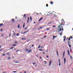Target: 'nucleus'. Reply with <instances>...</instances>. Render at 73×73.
I'll return each instance as SVG.
<instances>
[{
    "instance_id": "29",
    "label": "nucleus",
    "mask_w": 73,
    "mask_h": 73,
    "mask_svg": "<svg viewBox=\"0 0 73 73\" xmlns=\"http://www.w3.org/2000/svg\"><path fill=\"white\" fill-rule=\"evenodd\" d=\"M13 36H16V33H14L13 34Z\"/></svg>"
},
{
    "instance_id": "30",
    "label": "nucleus",
    "mask_w": 73,
    "mask_h": 73,
    "mask_svg": "<svg viewBox=\"0 0 73 73\" xmlns=\"http://www.w3.org/2000/svg\"><path fill=\"white\" fill-rule=\"evenodd\" d=\"M19 33H18L16 34V35L17 36H19Z\"/></svg>"
},
{
    "instance_id": "45",
    "label": "nucleus",
    "mask_w": 73,
    "mask_h": 73,
    "mask_svg": "<svg viewBox=\"0 0 73 73\" xmlns=\"http://www.w3.org/2000/svg\"><path fill=\"white\" fill-rule=\"evenodd\" d=\"M1 37H3V34H2L1 35Z\"/></svg>"
},
{
    "instance_id": "64",
    "label": "nucleus",
    "mask_w": 73,
    "mask_h": 73,
    "mask_svg": "<svg viewBox=\"0 0 73 73\" xmlns=\"http://www.w3.org/2000/svg\"><path fill=\"white\" fill-rule=\"evenodd\" d=\"M41 48H43V47L41 46Z\"/></svg>"
},
{
    "instance_id": "42",
    "label": "nucleus",
    "mask_w": 73,
    "mask_h": 73,
    "mask_svg": "<svg viewBox=\"0 0 73 73\" xmlns=\"http://www.w3.org/2000/svg\"><path fill=\"white\" fill-rule=\"evenodd\" d=\"M13 72H14V73H16V72H17L16 71H13Z\"/></svg>"
},
{
    "instance_id": "31",
    "label": "nucleus",
    "mask_w": 73,
    "mask_h": 73,
    "mask_svg": "<svg viewBox=\"0 0 73 73\" xmlns=\"http://www.w3.org/2000/svg\"><path fill=\"white\" fill-rule=\"evenodd\" d=\"M68 45L69 46V48H71V45H70V44H69Z\"/></svg>"
},
{
    "instance_id": "2",
    "label": "nucleus",
    "mask_w": 73,
    "mask_h": 73,
    "mask_svg": "<svg viewBox=\"0 0 73 73\" xmlns=\"http://www.w3.org/2000/svg\"><path fill=\"white\" fill-rule=\"evenodd\" d=\"M51 63H52V60H50V62L49 63V66H50V65H51Z\"/></svg>"
},
{
    "instance_id": "61",
    "label": "nucleus",
    "mask_w": 73,
    "mask_h": 73,
    "mask_svg": "<svg viewBox=\"0 0 73 73\" xmlns=\"http://www.w3.org/2000/svg\"><path fill=\"white\" fill-rule=\"evenodd\" d=\"M41 58H41V57H40V59H41Z\"/></svg>"
},
{
    "instance_id": "43",
    "label": "nucleus",
    "mask_w": 73,
    "mask_h": 73,
    "mask_svg": "<svg viewBox=\"0 0 73 73\" xmlns=\"http://www.w3.org/2000/svg\"><path fill=\"white\" fill-rule=\"evenodd\" d=\"M68 44L69 45V44H70V42H69V41H68Z\"/></svg>"
},
{
    "instance_id": "25",
    "label": "nucleus",
    "mask_w": 73,
    "mask_h": 73,
    "mask_svg": "<svg viewBox=\"0 0 73 73\" xmlns=\"http://www.w3.org/2000/svg\"><path fill=\"white\" fill-rule=\"evenodd\" d=\"M7 59L8 60H10V59H11V57H9L8 58H7Z\"/></svg>"
},
{
    "instance_id": "54",
    "label": "nucleus",
    "mask_w": 73,
    "mask_h": 73,
    "mask_svg": "<svg viewBox=\"0 0 73 73\" xmlns=\"http://www.w3.org/2000/svg\"><path fill=\"white\" fill-rule=\"evenodd\" d=\"M43 28L42 27H39V28H40V29H41V28Z\"/></svg>"
},
{
    "instance_id": "24",
    "label": "nucleus",
    "mask_w": 73,
    "mask_h": 73,
    "mask_svg": "<svg viewBox=\"0 0 73 73\" xmlns=\"http://www.w3.org/2000/svg\"><path fill=\"white\" fill-rule=\"evenodd\" d=\"M65 54V51H64L63 53V57H64V55Z\"/></svg>"
},
{
    "instance_id": "8",
    "label": "nucleus",
    "mask_w": 73,
    "mask_h": 73,
    "mask_svg": "<svg viewBox=\"0 0 73 73\" xmlns=\"http://www.w3.org/2000/svg\"><path fill=\"white\" fill-rule=\"evenodd\" d=\"M12 22L13 23H15V19H12Z\"/></svg>"
},
{
    "instance_id": "1",
    "label": "nucleus",
    "mask_w": 73,
    "mask_h": 73,
    "mask_svg": "<svg viewBox=\"0 0 73 73\" xmlns=\"http://www.w3.org/2000/svg\"><path fill=\"white\" fill-rule=\"evenodd\" d=\"M71 38V39H72V38H73V37H72V36H70V38H69L68 39V40L69 41L70 40Z\"/></svg>"
},
{
    "instance_id": "37",
    "label": "nucleus",
    "mask_w": 73,
    "mask_h": 73,
    "mask_svg": "<svg viewBox=\"0 0 73 73\" xmlns=\"http://www.w3.org/2000/svg\"><path fill=\"white\" fill-rule=\"evenodd\" d=\"M20 27V25L19 24L18 26V28H19Z\"/></svg>"
},
{
    "instance_id": "47",
    "label": "nucleus",
    "mask_w": 73,
    "mask_h": 73,
    "mask_svg": "<svg viewBox=\"0 0 73 73\" xmlns=\"http://www.w3.org/2000/svg\"><path fill=\"white\" fill-rule=\"evenodd\" d=\"M46 7H48V4H46Z\"/></svg>"
},
{
    "instance_id": "48",
    "label": "nucleus",
    "mask_w": 73,
    "mask_h": 73,
    "mask_svg": "<svg viewBox=\"0 0 73 73\" xmlns=\"http://www.w3.org/2000/svg\"><path fill=\"white\" fill-rule=\"evenodd\" d=\"M15 19H17V17H15Z\"/></svg>"
},
{
    "instance_id": "35",
    "label": "nucleus",
    "mask_w": 73,
    "mask_h": 73,
    "mask_svg": "<svg viewBox=\"0 0 73 73\" xmlns=\"http://www.w3.org/2000/svg\"><path fill=\"white\" fill-rule=\"evenodd\" d=\"M61 21H62H62H63V22L64 21V19H62V20H61Z\"/></svg>"
},
{
    "instance_id": "4",
    "label": "nucleus",
    "mask_w": 73,
    "mask_h": 73,
    "mask_svg": "<svg viewBox=\"0 0 73 73\" xmlns=\"http://www.w3.org/2000/svg\"><path fill=\"white\" fill-rule=\"evenodd\" d=\"M12 46H16V44H13L12 45Z\"/></svg>"
},
{
    "instance_id": "63",
    "label": "nucleus",
    "mask_w": 73,
    "mask_h": 73,
    "mask_svg": "<svg viewBox=\"0 0 73 73\" xmlns=\"http://www.w3.org/2000/svg\"><path fill=\"white\" fill-rule=\"evenodd\" d=\"M24 73H26V71H24Z\"/></svg>"
},
{
    "instance_id": "59",
    "label": "nucleus",
    "mask_w": 73,
    "mask_h": 73,
    "mask_svg": "<svg viewBox=\"0 0 73 73\" xmlns=\"http://www.w3.org/2000/svg\"><path fill=\"white\" fill-rule=\"evenodd\" d=\"M1 47H2V46H0V48H1Z\"/></svg>"
},
{
    "instance_id": "23",
    "label": "nucleus",
    "mask_w": 73,
    "mask_h": 73,
    "mask_svg": "<svg viewBox=\"0 0 73 73\" xmlns=\"http://www.w3.org/2000/svg\"><path fill=\"white\" fill-rule=\"evenodd\" d=\"M27 33V31H25L24 33H23V34H24L25 33Z\"/></svg>"
},
{
    "instance_id": "60",
    "label": "nucleus",
    "mask_w": 73,
    "mask_h": 73,
    "mask_svg": "<svg viewBox=\"0 0 73 73\" xmlns=\"http://www.w3.org/2000/svg\"><path fill=\"white\" fill-rule=\"evenodd\" d=\"M26 29H27V27H25V30Z\"/></svg>"
},
{
    "instance_id": "44",
    "label": "nucleus",
    "mask_w": 73,
    "mask_h": 73,
    "mask_svg": "<svg viewBox=\"0 0 73 73\" xmlns=\"http://www.w3.org/2000/svg\"><path fill=\"white\" fill-rule=\"evenodd\" d=\"M11 34H9V37H11Z\"/></svg>"
},
{
    "instance_id": "51",
    "label": "nucleus",
    "mask_w": 73,
    "mask_h": 73,
    "mask_svg": "<svg viewBox=\"0 0 73 73\" xmlns=\"http://www.w3.org/2000/svg\"><path fill=\"white\" fill-rule=\"evenodd\" d=\"M59 66H61V64L60 63H59Z\"/></svg>"
},
{
    "instance_id": "12",
    "label": "nucleus",
    "mask_w": 73,
    "mask_h": 73,
    "mask_svg": "<svg viewBox=\"0 0 73 73\" xmlns=\"http://www.w3.org/2000/svg\"><path fill=\"white\" fill-rule=\"evenodd\" d=\"M3 25V23L0 24V27H2Z\"/></svg>"
},
{
    "instance_id": "57",
    "label": "nucleus",
    "mask_w": 73,
    "mask_h": 73,
    "mask_svg": "<svg viewBox=\"0 0 73 73\" xmlns=\"http://www.w3.org/2000/svg\"><path fill=\"white\" fill-rule=\"evenodd\" d=\"M36 57H38V55H36Z\"/></svg>"
},
{
    "instance_id": "9",
    "label": "nucleus",
    "mask_w": 73,
    "mask_h": 73,
    "mask_svg": "<svg viewBox=\"0 0 73 73\" xmlns=\"http://www.w3.org/2000/svg\"><path fill=\"white\" fill-rule=\"evenodd\" d=\"M27 19H28V20L27 22V23H28V21H29V17H28L27 18Z\"/></svg>"
},
{
    "instance_id": "7",
    "label": "nucleus",
    "mask_w": 73,
    "mask_h": 73,
    "mask_svg": "<svg viewBox=\"0 0 73 73\" xmlns=\"http://www.w3.org/2000/svg\"><path fill=\"white\" fill-rule=\"evenodd\" d=\"M64 64H65V62H66V58H64Z\"/></svg>"
},
{
    "instance_id": "38",
    "label": "nucleus",
    "mask_w": 73,
    "mask_h": 73,
    "mask_svg": "<svg viewBox=\"0 0 73 73\" xmlns=\"http://www.w3.org/2000/svg\"><path fill=\"white\" fill-rule=\"evenodd\" d=\"M40 47H41V46L40 45L39 46L38 48H40Z\"/></svg>"
},
{
    "instance_id": "39",
    "label": "nucleus",
    "mask_w": 73,
    "mask_h": 73,
    "mask_svg": "<svg viewBox=\"0 0 73 73\" xmlns=\"http://www.w3.org/2000/svg\"><path fill=\"white\" fill-rule=\"evenodd\" d=\"M56 53H57L58 56V52H57V51H56Z\"/></svg>"
},
{
    "instance_id": "5",
    "label": "nucleus",
    "mask_w": 73,
    "mask_h": 73,
    "mask_svg": "<svg viewBox=\"0 0 73 73\" xmlns=\"http://www.w3.org/2000/svg\"><path fill=\"white\" fill-rule=\"evenodd\" d=\"M57 37V36H53V40H54V38H56Z\"/></svg>"
},
{
    "instance_id": "16",
    "label": "nucleus",
    "mask_w": 73,
    "mask_h": 73,
    "mask_svg": "<svg viewBox=\"0 0 73 73\" xmlns=\"http://www.w3.org/2000/svg\"><path fill=\"white\" fill-rule=\"evenodd\" d=\"M68 53L69 56H70V53H69V50H68Z\"/></svg>"
},
{
    "instance_id": "33",
    "label": "nucleus",
    "mask_w": 73,
    "mask_h": 73,
    "mask_svg": "<svg viewBox=\"0 0 73 73\" xmlns=\"http://www.w3.org/2000/svg\"><path fill=\"white\" fill-rule=\"evenodd\" d=\"M2 55L3 56H5V54H2Z\"/></svg>"
},
{
    "instance_id": "14",
    "label": "nucleus",
    "mask_w": 73,
    "mask_h": 73,
    "mask_svg": "<svg viewBox=\"0 0 73 73\" xmlns=\"http://www.w3.org/2000/svg\"><path fill=\"white\" fill-rule=\"evenodd\" d=\"M60 25L59 26H58V28H60V25H62V23H60L59 24Z\"/></svg>"
},
{
    "instance_id": "27",
    "label": "nucleus",
    "mask_w": 73,
    "mask_h": 73,
    "mask_svg": "<svg viewBox=\"0 0 73 73\" xmlns=\"http://www.w3.org/2000/svg\"><path fill=\"white\" fill-rule=\"evenodd\" d=\"M7 55H8V56H9V55H10V54L9 53H7Z\"/></svg>"
},
{
    "instance_id": "20",
    "label": "nucleus",
    "mask_w": 73,
    "mask_h": 73,
    "mask_svg": "<svg viewBox=\"0 0 73 73\" xmlns=\"http://www.w3.org/2000/svg\"><path fill=\"white\" fill-rule=\"evenodd\" d=\"M13 48H14V47H11V48H10V49H13Z\"/></svg>"
},
{
    "instance_id": "34",
    "label": "nucleus",
    "mask_w": 73,
    "mask_h": 73,
    "mask_svg": "<svg viewBox=\"0 0 73 73\" xmlns=\"http://www.w3.org/2000/svg\"><path fill=\"white\" fill-rule=\"evenodd\" d=\"M19 50H17L16 51V52L17 53V52H19Z\"/></svg>"
},
{
    "instance_id": "11",
    "label": "nucleus",
    "mask_w": 73,
    "mask_h": 73,
    "mask_svg": "<svg viewBox=\"0 0 73 73\" xmlns=\"http://www.w3.org/2000/svg\"><path fill=\"white\" fill-rule=\"evenodd\" d=\"M25 52H27V51H28V49L26 48L25 49Z\"/></svg>"
},
{
    "instance_id": "36",
    "label": "nucleus",
    "mask_w": 73,
    "mask_h": 73,
    "mask_svg": "<svg viewBox=\"0 0 73 73\" xmlns=\"http://www.w3.org/2000/svg\"><path fill=\"white\" fill-rule=\"evenodd\" d=\"M62 29H60L59 30V32H60V31H62Z\"/></svg>"
},
{
    "instance_id": "13",
    "label": "nucleus",
    "mask_w": 73,
    "mask_h": 73,
    "mask_svg": "<svg viewBox=\"0 0 73 73\" xmlns=\"http://www.w3.org/2000/svg\"><path fill=\"white\" fill-rule=\"evenodd\" d=\"M22 40H26V38H22Z\"/></svg>"
},
{
    "instance_id": "10",
    "label": "nucleus",
    "mask_w": 73,
    "mask_h": 73,
    "mask_svg": "<svg viewBox=\"0 0 73 73\" xmlns=\"http://www.w3.org/2000/svg\"><path fill=\"white\" fill-rule=\"evenodd\" d=\"M64 39L63 40V41H65V40H66V36H64Z\"/></svg>"
},
{
    "instance_id": "19",
    "label": "nucleus",
    "mask_w": 73,
    "mask_h": 73,
    "mask_svg": "<svg viewBox=\"0 0 73 73\" xmlns=\"http://www.w3.org/2000/svg\"><path fill=\"white\" fill-rule=\"evenodd\" d=\"M50 4H52V5L53 4V2H52V1H51Z\"/></svg>"
},
{
    "instance_id": "6",
    "label": "nucleus",
    "mask_w": 73,
    "mask_h": 73,
    "mask_svg": "<svg viewBox=\"0 0 73 73\" xmlns=\"http://www.w3.org/2000/svg\"><path fill=\"white\" fill-rule=\"evenodd\" d=\"M21 62H15V64H18L19 63H20Z\"/></svg>"
},
{
    "instance_id": "26",
    "label": "nucleus",
    "mask_w": 73,
    "mask_h": 73,
    "mask_svg": "<svg viewBox=\"0 0 73 73\" xmlns=\"http://www.w3.org/2000/svg\"><path fill=\"white\" fill-rule=\"evenodd\" d=\"M3 49H4V48H1V49H0V52H1V51H2V50H3Z\"/></svg>"
},
{
    "instance_id": "55",
    "label": "nucleus",
    "mask_w": 73,
    "mask_h": 73,
    "mask_svg": "<svg viewBox=\"0 0 73 73\" xmlns=\"http://www.w3.org/2000/svg\"><path fill=\"white\" fill-rule=\"evenodd\" d=\"M56 27V26H52V27Z\"/></svg>"
},
{
    "instance_id": "28",
    "label": "nucleus",
    "mask_w": 73,
    "mask_h": 73,
    "mask_svg": "<svg viewBox=\"0 0 73 73\" xmlns=\"http://www.w3.org/2000/svg\"><path fill=\"white\" fill-rule=\"evenodd\" d=\"M30 20L32 21V17H30Z\"/></svg>"
},
{
    "instance_id": "40",
    "label": "nucleus",
    "mask_w": 73,
    "mask_h": 73,
    "mask_svg": "<svg viewBox=\"0 0 73 73\" xmlns=\"http://www.w3.org/2000/svg\"><path fill=\"white\" fill-rule=\"evenodd\" d=\"M39 50H40V51H41V50H42V49H39Z\"/></svg>"
},
{
    "instance_id": "41",
    "label": "nucleus",
    "mask_w": 73,
    "mask_h": 73,
    "mask_svg": "<svg viewBox=\"0 0 73 73\" xmlns=\"http://www.w3.org/2000/svg\"><path fill=\"white\" fill-rule=\"evenodd\" d=\"M33 65H35V64H36V63H33Z\"/></svg>"
},
{
    "instance_id": "62",
    "label": "nucleus",
    "mask_w": 73,
    "mask_h": 73,
    "mask_svg": "<svg viewBox=\"0 0 73 73\" xmlns=\"http://www.w3.org/2000/svg\"><path fill=\"white\" fill-rule=\"evenodd\" d=\"M15 43H17V42H16V41L15 42Z\"/></svg>"
},
{
    "instance_id": "22",
    "label": "nucleus",
    "mask_w": 73,
    "mask_h": 73,
    "mask_svg": "<svg viewBox=\"0 0 73 73\" xmlns=\"http://www.w3.org/2000/svg\"><path fill=\"white\" fill-rule=\"evenodd\" d=\"M70 58L71 59V60H72V59H73V57H72V56H70Z\"/></svg>"
},
{
    "instance_id": "32",
    "label": "nucleus",
    "mask_w": 73,
    "mask_h": 73,
    "mask_svg": "<svg viewBox=\"0 0 73 73\" xmlns=\"http://www.w3.org/2000/svg\"><path fill=\"white\" fill-rule=\"evenodd\" d=\"M25 27V23H24L23 25V28H24V27Z\"/></svg>"
},
{
    "instance_id": "49",
    "label": "nucleus",
    "mask_w": 73,
    "mask_h": 73,
    "mask_svg": "<svg viewBox=\"0 0 73 73\" xmlns=\"http://www.w3.org/2000/svg\"><path fill=\"white\" fill-rule=\"evenodd\" d=\"M44 62H45V64H46V61H44Z\"/></svg>"
},
{
    "instance_id": "52",
    "label": "nucleus",
    "mask_w": 73,
    "mask_h": 73,
    "mask_svg": "<svg viewBox=\"0 0 73 73\" xmlns=\"http://www.w3.org/2000/svg\"><path fill=\"white\" fill-rule=\"evenodd\" d=\"M58 62H60V59H59L58 60Z\"/></svg>"
},
{
    "instance_id": "21",
    "label": "nucleus",
    "mask_w": 73,
    "mask_h": 73,
    "mask_svg": "<svg viewBox=\"0 0 73 73\" xmlns=\"http://www.w3.org/2000/svg\"><path fill=\"white\" fill-rule=\"evenodd\" d=\"M62 32H61L60 33V36H62Z\"/></svg>"
},
{
    "instance_id": "50",
    "label": "nucleus",
    "mask_w": 73,
    "mask_h": 73,
    "mask_svg": "<svg viewBox=\"0 0 73 73\" xmlns=\"http://www.w3.org/2000/svg\"><path fill=\"white\" fill-rule=\"evenodd\" d=\"M62 31H64V29H63V27H62Z\"/></svg>"
},
{
    "instance_id": "56",
    "label": "nucleus",
    "mask_w": 73,
    "mask_h": 73,
    "mask_svg": "<svg viewBox=\"0 0 73 73\" xmlns=\"http://www.w3.org/2000/svg\"><path fill=\"white\" fill-rule=\"evenodd\" d=\"M46 57H47V58H49V56H47Z\"/></svg>"
},
{
    "instance_id": "58",
    "label": "nucleus",
    "mask_w": 73,
    "mask_h": 73,
    "mask_svg": "<svg viewBox=\"0 0 73 73\" xmlns=\"http://www.w3.org/2000/svg\"><path fill=\"white\" fill-rule=\"evenodd\" d=\"M63 24H65V22H64V21L63 22Z\"/></svg>"
},
{
    "instance_id": "15",
    "label": "nucleus",
    "mask_w": 73,
    "mask_h": 73,
    "mask_svg": "<svg viewBox=\"0 0 73 73\" xmlns=\"http://www.w3.org/2000/svg\"><path fill=\"white\" fill-rule=\"evenodd\" d=\"M23 17H25V19H26V18H27V17L26 16V14H25L23 15Z\"/></svg>"
},
{
    "instance_id": "46",
    "label": "nucleus",
    "mask_w": 73,
    "mask_h": 73,
    "mask_svg": "<svg viewBox=\"0 0 73 73\" xmlns=\"http://www.w3.org/2000/svg\"><path fill=\"white\" fill-rule=\"evenodd\" d=\"M46 36H44V38H46Z\"/></svg>"
},
{
    "instance_id": "53",
    "label": "nucleus",
    "mask_w": 73,
    "mask_h": 73,
    "mask_svg": "<svg viewBox=\"0 0 73 73\" xmlns=\"http://www.w3.org/2000/svg\"><path fill=\"white\" fill-rule=\"evenodd\" d=\"M43 54H45V52H43Z\"/></svg>"
},
{
    "instance_id": "18",
    "label": "nucleus",
    "mask_w": 73,
    "mask_h": 73,
    "mask_svg": "<svg viewBox=\"0 0 73 73\" xmlns=\"http://www.w3.org/2000/svg\"><path fill=\"white\" fill-rule=\"evenodd\" d=\"M50 28H48L46 29L47 31H49V30H50Z\"/></svg>"
},
{
    "instance_id": "3",
    "label": "nucleus",
    "mask_w": 73,
    "mask_h": 73,
    "mask_svg": "<svg viewBox=\"0 0 73 73\" xmlns=\"http://www.w3.org/2000/svg\"><path fill=\"white\" fill-rule=\"evenodd\" d=\"M31 52H32V50L31 49L28 50V53H31Z\"/></svg>"
},
{
    "instance_id": "17",
    "label": "nucleus",
    "mask_w": 73,
    "mask_h": 73,
    "mask_svg": "<svg viewBox=\"0 0 73 73\" xmlns=\"http://www.w3.org/2000/svg\"><path fill=\"white\" fill-rule=\"evenodd\" d=\"M42 17L39 20V21H40L41 20H42Z\"/></svg>"
}]
</instances>
